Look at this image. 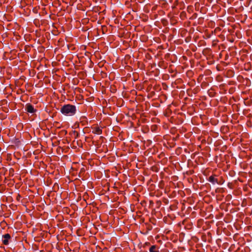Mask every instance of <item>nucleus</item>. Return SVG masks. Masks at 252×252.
Returning a JSON list of instances; mask_svg holds the SVG:
<instances>
[{"label": "nucleus", "mask_w": 252, "mask_h": 252, "mask_svg": "<svg viewBox=\"0 0 252 252\" xmlns=\"http://www.w3.org/2000/svg\"><path fill=\"white\" fill-rule=\"evenodd\" d=\"M94 133L97 134H101L102 133V130L99 127H96Z\"/></svg>", "instance_id": "nucleus-6"}, {"label": "nucleus", "mask_w": 252, "mask_h": 252, "mask_svg": "<svg viewBox=\"0 0 252 252\" xmlns=\"http://www.w3.org/2000/svg\"><path fill=\"white\" fill-rule=\"evenodd\" d=\"M155 238H156V239H158V235H157V236H155Z\"/></svg>", "instance_id": "nucleus-9"}, {"label": "nucleus", "mask_w": 252, "mask_h": 252, "mask_svg": "<svg viewBox=\"0 0 252 252\" xmlns=\"http://www.w3.org/2000/svg\"><path fill=\"white\" fill-rule=\"evenodd\" d=\"M73 134L75 135V139L79 137V133H78L77 132H76L75 130L73 131Z\"/></svg>", "instance_id": "nucleus-8"}, {"label": "nucleus", "mask_w": 252, "mask_h": 252, "mask_svg": "<svg viewBox=\"0 0 252 252\" xmlns=\"http://www.w3.org/2000/svg\"><path fill=\"white\" fill-rule=\"evenodd\" d=\"M150 252H158L156 245L152 246L149 249Z\"/></svg>", "instance_id": "nucleus-5"}, {"label": "nucleus", "mask_w": 252, "mask_h": 252, "mask_svg": "<svg viewBox=\"0 0 252 252\" xmlns=\"http://www.w3.org/2000/svg\"><path fill=\"white\" fill-rule=\"evenodd\" d=\"M25 109L26 111L30 113H34L37 111L30 103H28L26 105Z\"/></svg>", "instance_id": "nucleus-2"}, {"label": "nucleus", "mask_w": 252, "mask_h": 252, "mask_svg": "<svg viewBox=\"0 0 252 252\" xmlns=\"http://www.w3.org/2000/svg\"><path fill=\"white\" fill-rule=\"evenodd\" d=\"M158 187H161L160 185H159V184H158Z\"/></svg>", "instance_id": "nucleus-10"}, {"label": "nucleus", "mask_w": 252, "mask_h": 252, "mask_svg": "<svg viewBox=\"0 0 252 252\" xmlns=\"http://www.w3.org/2000/svg\"><path fill=\"white\" fill-rule=\"evenodd\" d=\"M209 181L211 182H212L213 183H215L216 182V179L214 177L211 176L209 177Z\"/></svg>", "instance_id": "nucleus-7"}, {"label": "nucleus", "mask_w": 252, "mask_h": 252, "mask_svg": "<svg viewBox=\"0 0 252 252\" xmlns=\"http://www.w3.org/2000/svg\"><path fill=\"white\" fill-rule=\"evenodd\" d=\"M80 123H82L83 125H85L86 123H87V118L85 116H83L80 117Z\"/></svg>", "instance_id": "nucleus-4"}, {"label": "nucleus", "mask_w": 252, "mask_h": 252, "mask_svg": "<svg viewBox=\"0 0 252 252\" xmlns=\"http://www.w3.org/2000/svg\"><path fill=\"white\" fill-rule=\"evenodd\" d=\"M76 111V106L71 104H65L60 109V112L63 115L68 116H73L75 114Z\"/></svg>", "instance_id": "nucleus-1"}, {"label": "nucleus", "mask_w": 252, "mask_h": 252, "mask_svg": "<svg viewBox=\"0 0 252 252\" xmlns=\"http://www.w3.org/2000/svg\"><path fill=\"white\" fill-rule=\"evenodd\" d=\"M4 240H2V243L4 245H7L8 244V240L11 238L10 235L9 234H5L2 236Z\"/></svg>", "instance_id": "nucleus-3"}]
</instances>
